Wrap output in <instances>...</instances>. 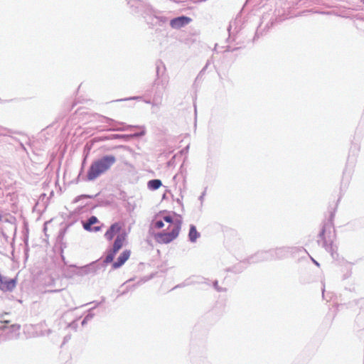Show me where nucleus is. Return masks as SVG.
<instances>
[{"instance_id":"f257e3e1","label":"nucleus","mask_w":364,"mask_h":364,"mask_svg":"<svg viewBox=\"0 0 364 364\" xmlns=\"http://www.w3.org/2000/svg\"><path fill=\"white\" fill-rule=\"evenodd\" d=\"M289 253H291L294 257L297 253L301 257H304V255H309L306 250L302 247H279L269 251L258 252L252 258H251V262H257L264 260L282 259L286 258Z\"/></svg>"},{"instance_id":"f03ea898","label":"nucleus","mask_w":364,"mask_h":364,"mask_svg":"<svg viewBox=\"0 0 364 364\" xmlns=\"http://www.w3.org/2000/svg\"><path fill=\"white\" fill-rule=\"evenodd\" d=\"M128 232L126 229H108L105 234V237L107 240L114 238L112 247L108 251L105 259V263H110L113 261L117 252L122 247L126 241Z\"/></svg>"},{"instance_id":"7ed1b4c3","label":"nucleus","mask_w":364,"mask_h":364,"mask_svg":"<svg viewBox=\"0 0 364 364\" xmlns=\"http://www.w3.org/2000/svg\"><path fill=\"white\" fill-rule=\"evenodd\" d=\"M116 162L115 156L107 155L95 161L89 168L87 178L89 181H93L101 174L108 171Z\"/></svg>"},{"instance_id":"20e7f679","label":"nucleus","mask_w":364,"mask_h":364,"mask_svg":"<svg viewBox=\"0 0 364 364\" xmlns=\"http://www.w3.org/2000/svg\"><path fill=\"white\" fill-rule=\"evenodd\" d=\"M336 238L335 229H322L318 237V243L321 245L328 252H333V243ZM333 255V252H331Z\"/></svg>"},{"instance_id":"39448f33","label":"nucleus","mask_w":364,"mask_h":364,"mask_svg":"<svg viewBox=\"0 0 364 364\" xmlns=\"http://www.w3.org/2000/svg\"><path fill=\"white\" fill-rule=\"evenodd\" d=\"M178 230L179 229H172L170 232L162 230L159 232H155L152 229V231H150V234L154 237L157 242L167 244L177 237Z\"/></svg>"},{"instance_id":"423d86ee","label":"nucleus","mask_w":364,"mask_h":364,"mask_svg":"<svg viewBox=\"0 0 364 364\" xmlns=\"http://www.w3.org/2000/svg\"><path fill=\"white\" fill-rule=\"evenodd\" d=\"M164 221L167 223L168 228H179L181 225V219L176 215H164L162 220L156 221V228H162L164 225Z\"/></svg>"},{"instance_id":"0eeeda50","label":"nucleus","mask_w":364,"mask_h":364,"mask_svg":"<svg viewBox=\"0 0 364 364\" xmlns=\"http://www.w3.org/2000/svg\"><path fill=\"white\" fill-rule=\"evenodd\" d=\"M17 283V279H9L0 274V290L3 291H12Z\"/></svg>"},{"instance_id":"6e6552de","label":"nucleus","mask_w":364,"mask_h":364,"mask_svg":"<svg viewBox=\"0 0 364 364\" xmlns=\"http://www.w3.org/2000/svg\"><path fill=\"white\" fill-rule=\"evenodd\" d=\"M192 19L191 18L182 16L171 20L170 26L173 28L180 29L181 28L190 23Z\"/></svg>"},{"instance_id":"1a4fd4ad","label":"nucleus","mask_w":364,"mask_h":364,"mask_svg":"<svg viewBox=\"0 0 364 364\" xmlns=\"http://www.w3.org/2000/svg\"><path fill=\"white\" fill-rule=\"evenodd\" d=\"M99 269V265L95 262L80 267V271L76 273L77 275L83 276L90 274H95Z\"/></svg>"},{"instance_id":"9d476101","label":"nucleus","mask_w":364,"mask_h":364,"mask_svg":"<svg viewBox=\"0 0 364 364\" xmlns=\"http://www.w3.org/2000/svg\"><path fill=\"white\" fill-rule=\"evenodd\" d=\"M129 256H130L129 250L123 251L120 254V255L118 257L117 261L112 264L113 268L118 269L120 267H122L125 263V262L129 259Z\"/></svg>"},{"instance_id":"9b49d317","label":"nucleus","mask_w":364,"mask_h":364,"mask_svg":"<svg viewBox=\"0 0 364 364\" xmlns=\"http://www.w3.org/2000/svg\"><path fill=\"white\" fill-rule=\"evenodd\" d=\"M161 185H162L161 181L158 179L151 180L148 183L149 187L153 190H156V189L159 188L161 186Z\"/></svg>"},{"instance_id":"f8f14e48","label":"nucleus","mask_w":364,"mask_h":364,"mask_svg":"<svg viewBox=\"0 0 364 364\" xmlns=\"http://www.w3.org/2000/svg\"><path fill=\"white\" fill-rule=\"evenodd\" d=\"M188 237L189 240L193 242L200 237V233L197 232V229H190Z\"/></svg>"},{"instance_id":"ddd939ff","label":"nucleus","mask_w":364,"mask_h":364,"mask_svg":"<svg viewBox=\"0 0 364 364\" xmlns=\"http://www.w3.org/2000/svg\"><path fill=\"white\" fill-rule=\"evenodd\" d=\"M97 223V218L95 216L90 217L87 221L83 223V228H90L91 225Z\"/></svg>"},{"instance_id":"4468645a","label":"nucleus","mask_w":364,"mask_h":364,"mask_svg":"<svg viewBox=\"0 0 364 364\" xmlns=\"http://www.w3.org/2000/svg\"><path fill=\"white\" fill-rule=\"evenodd\" d=\"M94 314L90 312L82 320V325H85L87 321H90L94 317Z\"/></svg>"},{"instance_id":"2eb2a0df","label":"nucleus","mask_w":364,"mask_h":364,"mask_svg":"<svg viewBox=\"0 0 364 364\" xmlns=\"http://www.w3.org/2000/svg\"><path fill=\"white\" fill-rule=\"evenodd\" d=\"M213 287L215 288V289L216 291H219V292H221V291H225V289H223V288H221V287H220L218 286V281H217V280H215V281L213 282Z\"/></svg>"},{"instance_id":"dca6fc26","label":"nucleus","mask_w":364,"mask_h":364,"mask_svg":"<svg viewBox=\"0 0 364 364\" xmlns=\"http://www.w3.org/2000/svg\"><path fill=\"white\" fill-rule=\"evenodd\" d=\"M312 262L316 265V266H319V264L318 262H317L314 258H312L311 257H310Z\"/></svg>"},{"instance_id":"f3484780","label":"nucleus","mask_w":364,"mask_h":364,"mask_svg":"<svg viewBox=\"0 0 364 364\" xmlns=\"http://www.w3.org/2000/svg\"><path fill=\"white\" fill-rule=\"evenodd\" d=\"M86 230H89V231H92V230L97 231V230H100V229L96 228V229H86Z\"/></svg>"},{"instance_id":"a211bd4d","label":"nucleus","mask_w":364,"mask_h":364,"mask_svg":"<svg viewBox=\"0 0 364 364\" xmlns=\"http://www.w3.org/2000/svg\"><path fill=\"white\" fill-rule=\"evenodd\" d=\"M110 228H116V225H112Z\"/></svg>"},{"instance_id":"6ab92c4d","label":"nucleus","mask_w":364,"mask_h":364,"mask_svg":"<svg viewBox=\"0 0 364 364\" xmlns=\"http://www.w3.org/2000/svg\"><path fill=\"white\" fill-rule=\"evenodd\" d=\"M2 220V216L0 215V221Z\"/></svg>"}]
</instances>
